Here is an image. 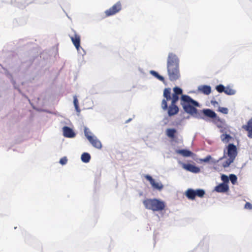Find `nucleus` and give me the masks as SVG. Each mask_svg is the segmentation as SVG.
<instances>
[{"label":"nucleus","instance_id":"obj_1","mask_svg":"<svg viewBox=\"0 0 252 252\" xmlns=\"http://www.w3.org/2000/svg\"><path fill=\"white\" fill-rule=\"evenodd\" d=\"M167 73L169 79L171 81L178 80L180 77L179 60L173 53L168 54L167 62Z\"/></svg>","mask_w":252,"mask_h":252},{"label":"nucleus","instance_id":"obj_2","mask_svg":"<svg viewBox=\"0 0 252 252\" xmlns=\"http://www.w3.org/2000/svg\"><path fill=\"white\" fill-rule=\"evenodd\" d=\"M181 100V104L186 112L197 118L204 119L198 112L197 109L195 108V107H198L199 105L197 101L187 95H182Z\"/></svg>","mask_w":252,"mask_h":252},{"label":"nucleus","instance_id":"obj_3","mask_svg":"<svg viewBox=\"0 0 252 252\" xmlns=\"http://www.w3.org/2000/svg\"><path fill=\"white\" fill-rule=\"evenodd\" d=\"M143 203L146 209L154 212H159L164 210L165 202L157 198H146L143 201Z\"/></svg>","mask_w":252,"mask_h":252},{"label":"nucleus","instance_id":"obj_4","mask_svg":"<svg viewBox=\"0 0 252 252\" xmlns=\"http://www.w3.org/2000/svg\"><path fill=\"white\" fill-rule=\"evenodd\" d=\"M227 156L229 157L222 164L224 167H228L233 162L237 155V148L233 144H229L227 146Z\"/></svg>","mask_w":252,"mask_h":252},{"label":"nucleus","instance_id":"obj_5","mask_svg":"<svg viewBox=\"0 0 252 252\" xmlns=\"http://www.w3.org/2000/svg\"><path fill=\"white\" fill-rule=\"evenodd\" d=\"M122 5L120 1H118L112 7L105 11L106 17H109L116 14L122 9Z\"/></svg>","mask_w":252,"mask_h":252},{"label":"nucleus","instance_id":"obj_6","mask_svg":"<svg viewBox=\"0 0 252 252\" xmlns=\"http://www.w3.org/2000/svg\"><path fill=\"white\" fill-rule=\"evenodd\" d=\"M163 96L164 98L162 100L161 106L164 111L167 109V101L172 100V96H171V89L165 88L163 91Z\"/></svg>","mask_w":252,"mask_h":252},{"label":"nucleus","instance_id":"obj_7","mask_svg":"<svg viewBox=\"0 0 252 252\" xmlns=\"http://www.w3.org/2000/svg\"><path fill=\"white\" fill-rule=\"evenodd\" d=\"M177 101L172 100L169 107H167V113L169 117H171L176 115L179 112V108L176 105Z\"/></svg>","mask_w":252,"mask_h":252},{"label":"nucleus","instance_id":"obj_8","mask_svg":"<svg viewBox=\"0 0 252 252\" xmlns=\"http://www.w3.org/2000/svg\"><path fill=\"white\" fill-rule=\"evenodd\" d=\"M72 31L73 32L74 34L72 35H69V37L76 49L79 51V48H80L81 38L80 35L77 34L76 32L73 30H72Z\"/></svg>","mask_w":252,"mask_h":252},{"label":"nucleus","instance_id":"obj_9","mask_svg":"<svg viewBox=\"0 0 252 252\" xmlns=\"http://www.w3.org/2000/svg\"><path fill=\"white\" fill-rule=\"evenodd\" d=\"M145 178L149 181L154 189L159 190H161L163 189V186L162 184L161 183H156L155 180L150 175H146Z\"/></svg>","mask_w":252,"mask_h":252},{"label":"nucleus","instance_id":"obj_10","mask_svg":"<svg viewBox=\"0 0 252 252\" xmlns=\"http://www.w3.org/2000/svg\"><path fill=\"white\" fill-rule=\"evenodd\" d=\"M88 140L95 148L100 149L102 148V144L101 142L97 139L96 136H89L88 137Z\"/></svg>","mask_w":252,"mask_h":252},{"label":"nucleus","instance_id":"obj_11","mask_svg":"<svg viewBox=\"0 0 252 252\" xmlns=\"http://www.w3.org/2000/svg\"><path fill=\"white\" fill-rule=\"evenodd\" d=\"M182 167L185 170L192 173H197L200 171L199 168L191 164L183 163Z\"/></svg>","mask_w":252,"mask_h":252},{"label":"nucleus","instance_id":"obj_12","mask_svg":"<svg viewBox=\"0 0 252 252\" xmlns=\"http://www.w3.org/2000/svg\"><path fill=\"white\" fill-rule=\"evenodd\" d=\"M63 136L65 137L73 138L75 136V133L70 127L65 126L63 128Z\"/></svg>","mask_w":252,"mask_h":252},{"label":"nucleus","instance_id":"obj_13","mask_svg":"<svg viewBox=\"0 0 252 252\" xmlns=\"http://www.w3.org/2000/svg\"><path fill=\"white\" fill-rule=\"evenodd\" d=\"M243 128L248 131V136L252 138V118L248 121L247 125L243 126Z\"/></svg>","mask_w":252,"mask_h":252},{"label":"nucleus","instance_id":"obj_14","mask_svg":"<svg viewBox=\"0 0 252 252\" xmlns=\"http://www.w3.org/2000/svg\"><path fill=\"white\" fill-rule=\"evenodd\" d=\"M174 94H172V100L176 101H178L179 100V95L183 93L182 90L178 87H175L173 89Z\"/></svg>","mask_w":252,"mask_h":252},{"label":"nucleus","instance_id":"obj_15","mask_svg":"<svg viewBox=\"0 0 252 252\" xmlns=\"http://www.w3.org/2000/svg\"><path fill=\"white\" fill-rule=\"evenodd\" d=\"M202 113L205 116L213 119V120L217 117L216 113L209 109H203Z\"/></svg>","mask_w":252,"mask_h":252},{"label":"nucleus","instance_id":"obj_16","mask_svg":"<svg viewBox=\"0 0 252 252\" xmlns=\"http://www.w3.org/2000/svg\"><path fill=\"white\" fill-rule=\"evenodd\" d=\"M176 153L184 157H192L193 155V153L187 149L177 150L176 151Z\"/></svg>","mask_w":252,"mask_h":252},{"label":"nucleus","instance_id":"obj_17","mask_svg":"<svg viewBox=\"0 0 252 252\" xmlns=\"http://www.w3.org/2000/svg\"><path fill=\"white\" fill-rule=\"evenodd\" d=\"M177 131L175 128H167L166 130V136L172 140H174L176 138V134Z\"/></svg>","mask_w":252,"mask_h":252},{"label":"nucleus","instance_id":"obj_18","mask_svg":"<svg viewBox=\"0 0 252 252\" xmlns=\"http://www.w3.org/2000/svg\"><path fill=\"white\" fill-rule=\"evenodd\" d=\"M215 190L219 192H224L228 190V187L227 185L222 183L217 186Z\"/></svg>","mask_w":252,"mask_h":252},{"label":"nucleus","instance_id":"obj_19","mask_svg":"<svg viewBox=\"0 0 252 252\" xmlns=\"http://www.w3.org/2000/svg\"><path fill=\"white\" fill-rule=\"evenodd\" d=\"M198 90L204 94L208 95L211 93V88L209 86L203 85L199 87Z\"/></svg>","mask_w":252,"mask_h":252},{"label":"nucleus","instance_id":"obj_20","mask_svg":"<svg viewBox=\"0 0 252 252\" xmlns=\"http://www.w3.org/2000/svg\"><path fill=\"white\" fill-rule=\"evenodd\" d=\"M213 122L219 128L224 127V126H225V121L220 119L218 116L213 120Z\"/></svg>","mask_w":252,"mask_h":252},{"label":"nucleus","instance_id":"obj_21","mask_svg":"<svg viewBox=\"0 0 252 252\" xmlns=\"http://www.w3.org/2000/svg\"><path fill=\"white\" fill-rule=\"evenodd\" d=\"M187 197L189 199L193 200L195 197V191L192 189H188L186 192Z\"/></svg>","mask_w":252,"mask_h":252},{"label":"nucleus","instance_id":"obj_22","mask_svg":"<svg viewBox=\"0 0 252 252\" xmlns=\"http://www.w3.org/2000/svg\"><path fill=\"white\" fill-rule=\"evenodd\" d=\"M91 159V156L87 153H84L81 156V160L85 163L89 162Z\"/></svg>","mask_w":252,"mask_h":252},{"label":"nucleus","instance_id":"obj_23","mask_svg":"<svg viewBox=\"0 0 252 252\" xmlns=\"http://www.w3.org/2000/svg\"><path fill=\"white\" fill-rule=\"evenodd\" d=\"M231 138V136L227 134H222L220 135L221 140L223 143L228 142Z\"/></svg>","mask_w":252,"mask_h":252},{"label":"nucleus","instance_id":"obj_24","mask_svg":"<svg viewBox=\"0 0 252 252\" xmlns=\"http://www.w3.org/2000/svg\"><path fill=\"white\" fill-rule=\"evenodd\" d=\"M73 103L75 108V110L77 112H80V109L79 107V102L77 97L76 95L73 96Z\"/></svg>","mask_w":252,"mask_h":252},{"label":"nucleus","instance_id":"obj_25","mask_svg":"<svg viewBox=\"0 0 252 252\" xmlns=\"http://www.w3.org/2000/svg\"><path fill=\"white\" fill-rule=\"evenodd\" d=\"M224 92L227 95H233L235 94V91L230 87L225 88Z\"/></svg>","mask_w":252,"mask_h":252},{"label":"nucleus","instance_id":"obj_26","mask_svg":"<svg viewBox=\"0 0 252 252\" xmlns=\"http://www.w3.org/2000/svg\"><path fill=\"white\" fill-rule=\"evenodd\" d=\"M195 191V196H197L199 197H202L205 194V191L203 189H198L196 190Z\"/></svg>","mask_w":252,"mask_h":252},{"label":"nucleus","instance_id":"obj_27","mask_svg":"<svg viewBox=\"0 0 252 252\" xmlns=\"http://www.w3.org/2000/svg\"><path fill=\"white\" fill-rule=\"evenodd\" d=\"M229 179L232 184L235 185L237 180V176L234 174H231L229 176Z\"/></svg>","mask_w":252,"mask_h":252},{"label":"nucleus","instance_id":"obj_28","mask_svg":"<svg viewBox=\"0 0 252 252\" xmlns=\"http://www.w3.org/2000/svg\"><path fill=\"white\" fill-rule=\"evenodd\" d=\"M84 133L85 135L88 140V137L89 136H94V135H92V132L90 131L89 129L87 127H85L84 128Z\"/></svg>","mask_w":252,"mask_h":252},{"label":"nucleus","instance_id":"obj_29","mask_svg":"<svg viewBox=\"0 0 252 252\" xmlns=\"http://www.w3.org/2000/svg\"><path fill=\"white\" fill-rule=\"evenodd\" d=\"M216 89L218 92L222 93L224 92V91L225 87L222 85H219L216 87Z\"/></svg>","mask_w":252,"mask_h":252},{"label":"nucleus","instance_id":"obj_30","mask_svg":"<svg viewBox=\"0 0 252 252\" xmlns=\"http://www.w3.org/2000/svg\"><path fill=\"white\" fill-rule=\"evenodd\" d=\"M218 111L224 114H227L228 113V110L227 108L220 107Z\"/></svg>","mask_w":252,"mask_h":252},{"label":"nucleus","instance_id":"obj_31","mask_svg":"<svg viewBox=\"0 0 252 252\" xmlns=\"http://www.w3.org/2000/svg\"><path fill=\"white\" fill-rule=\"evenodd\" d=\"M67 161V159L66 157H64L60 159V163L62 165H65L66 164Z\"/></svg>","mask_w":252,"mask_h":252},{"label":"nucleus","instance_id":"obj_32","mask_svg":"<svg viewBox=\"0 0 252 252\" xmlns=\"http://www.w3.org/2000/svg\"><path fill=\"white\" fill-rule=\"evenodd\" d=\"M211 158H212L211 156L210 155H208L205 158H204L203 159H201L200 161H201L202 162H206L209 161L211 159Z\"/></svg>","mask_w":252,"mask_h":252},{"label":"nucleus","instance_id":"obj_33","mask_svg":"<svg viewBox=\"0 0 252 252\" xmlns=\"http://www.w3.org/2000/svg\"><path fill=\"white\" fill-rule=\"evenodd\" d=\"M221 180L224 183H228L229 182V179L226 175H222L221 176Z\"/></svg>","mask_w":252,"mask_h":252},{"label":"nucleus","instance_id":"obj_34","mask_svg":"<svg viewBox=\"0 0 252 252\" xmlns=\"http://www.w3.org/2000/svg\"><path fill=\"white\" fill-rule=\"evenodd\" d=\"M245 208L247 209H252V205L250 202H246L245 205Z\"/></svg>","mask_w":252,"mask_h":252},{"label":"nucleus","instance_id":"obj_35","mask_svg":"<svg viewBox=\"0 0 252 252\" xmlns=\"http://www.w3.org/2000/svg\"><path fill=\"white\" fill-rule=\"evenodd\" d=\"M150 73L156 77H157L159 75L158 72L154 70H151Z\"/></svg>","mask_w":252,"mask_h":252},{"label":"nucleus","instance_id":"obj_36","mask_svg":"<svg viewBox=\"0 0 252 252\" xmlns=\"http://www.w3.org/2000/svg\"><path fill=\"white\" fill-rule=\"evenodd\" d=\"M156 78H157L158 79H159L160 81L162 82L164 81V78L162 76L158 75Z\"/></svg>","mask_w":252,"mask_h":252},{"label":"nucleus","instance_id":"obj_37","mask_svg":"<svg viewBox=\"0 0 252 252\" xmlns=\"http://www.w3.org/2000/svg\"><path fill=\"white\" fill-rule=\"evenodd\" d=\"M220 132H223V129H221V130H220Z\"/></svg>","mask_w":252,"mask_h":252}]
</instances>
